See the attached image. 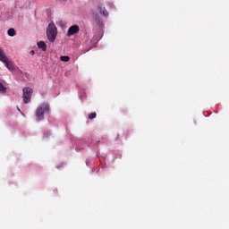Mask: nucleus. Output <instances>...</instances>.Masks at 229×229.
<instances>
[{"label": "nucleus", "mask_w": 229, "mask_h": 229, "mask_svg": "<svg viewBox=\"0 0 229 229\" xmlns=\"http://www.w3.org/2000/svg\"><path fill=\"white\" fill-rule=\"evenodd\" d=\"M49 110L50 106L47 103L41 104L35 112L38 122L44 120L45 114L48 113Z\"/></svg>", "instance_id": "1"}, {"label": "nucleus", "mask_w": 229, "mask_h": 229, "mask_svg": "<svg viewBox=\"0 0 229 229\" xmlns=\"http://www.w3.org/2000/svg\"><path fill=\"white\" fill-rule=\"evenodd\" d=\"M56 35H57V31H56V26L55 23L50 22L48 24V27L47 29V39L50 42H55L56 40Z\"/></svg>", "instance_id": "2"}, {"label": "nucleus", "mask_w": 229, "mask_h": 229, "mask_svg": "<svg viewBox=\"0 0 229 229\" xmlns=\"http://www.w3.org/2000/svg\"><path fill=\"white\" fill-rule=\"evenodd\" d=\"M0 62L4 63L5 64V67L9 71H14L15 64H13V62L9 61L4 52L1 48H0Z\"/></svg>", "instance_id": "3"}, {"label": "nucleus", "mask_w": 229, "mask_h": 229, "mask_svg": "<svg viewBox=\"0 0 229 229\" xmlns=\"http://www.w3.org/2000/svg\"><path fill=\"white\" fill-rule=\"evenodd\" d=\"M32 94H33V89L30 87H26L22 89V98H23V103L25 105H28V103H30Z\"/></svg>", "instance_id": "4"}, {"label": "nucleus", "mask_w": 229, "mask_h": 229, "mask_svg": "<svg viewBox=\"0 0 229 229\" xmlns=\"http://www.w3.org/2000/svg\"><path fill=\"white\" fill-rule=\"evenodd\" d=\"M80 31V28L78 25H72L68 29L67 37H72L75 34H78Z\"/></svg>", "instance_id": "5"}, {"label": "nucleus", "mask_w": 229, "mask_h": 229, "mask_svg": "<svg viewBox=\"0 0 229 229\" xmlns=\"http://www.w3.org/2000/svg\"><path fill=\"white\" fill-rule=\"evenodd\" d=\"M93 15L95 16V21H96L97 25H98L99 28H103L104 23H103V21H102L100 16H99L98 13H95L94 12H93Z\"/></svg>", "instance_id": "6"}, {"label": "nucleus", "mask_w": 229, "mask_h": 229, "mask_svg": "<svg viewBox=\"0 0 229 229\" xmlns=\"http://www.w3.org/2000/svg\"><path fill=\"white\" fill-rule=\"evenodd\" d=\"M98 9L99 10L100 14H102L104 17L108 16V12L106 11V9L105 7H103L102 4H98Z\"/></svg>", "instance_id": "7"}, {"label": "nucleus", "mask_w": 229, "mask_h": 229, "mask_svg": "<svg viewBox=\"0 0 229 229\" xmlns=\"http://www.w3.org/2000/svg\"><path fill=\"white\" fill-rule=\"evenodd\" d=\"M37 45L38 48H41L43 51H47V43H45V41H38Z\"/></svg>", "instance_id": "8"}, {"label": "nucleus", "mask_w": 229, "mask_h": 229, "mask_svg": "<svg viewBox=\"0 0 229 229\" xmlns=\"http://www.w3.org/2000/svg\"><path fill=\"white\" fill-rule=\"evenodd\" d=\"M7 34L9 37H14L16 35V30L13 28H10L7 30Z\"/></svg>", "instance_id": "9"}, {"label": "nucleus", "mask_w": 229, "mask_h": 229, "mask_svg": "<svg viewBox=\"0 0 229 229\" xmlns=\"http://www.w3.org/2000/svg\"><path fill=\"white\" fill-rule=\"evenodd\" d=\"M96 117H97L96 112L90 113V114H89V120H94V119H96Z\"/></svg>", "instance_id": "10"}, {"label": "nucleus", "mask_w": 229, "mask_h": 229, "mask_svg": "<svg viewBox=\"0 0 229 229\" xmlns=\"http://www.w3.org/2000/svg\"><path fill=\"white\" fill-rule=\"evenodd\" d=\"M5 92H6V88L2 83H0V93L4 94Z\"/></svg>", "instance_id": "11"}, {"label": "nucleus", "mask_w": 229, "mask_h": 229, "mask_svg": "<svg viewBox=\"0 0 229 229\" xmlns=\"http://www.w3.org/2000/svg\"><path fill=\"white\" fill-rule=\"evenodd\" d=\"M60 60L63 61V62H69L70 57L69 56H61Z\"/></svg>", "instance_id": "12"}, {"label": "nucleus", "mask_w": 229, "mask_h": 229, "mask_svg": "<svg viewBox=\"0 0 229 229\" xmlns=\"http://www.w3.org/2000/svg\"><path fill=\"white\" fill-rule=\"evenodd\" d=\"M17 110L21 114V115H24V114L21 111L20 107H17Z\"/></svg>", "instance_id": "13"}, {"label": "nucleus", "mask_w": 229, "mask_h": 229, "mask_svg": "<svg viewBox=\"0 0 229 229\" xmlns=\"http://www.w3.org/2000/svg\"><path fill=\"white\" fill-rule=\"evenodd\" d=\"M30 54L31 55H35V51L31 50V51L30 52Z\"/></svg>", "instance_id": "14"}]
</instances>
